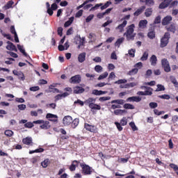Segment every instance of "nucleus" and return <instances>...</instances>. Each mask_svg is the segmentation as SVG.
<instances>
[{
  "label": "nucleus",
  "mask_w": 178,
  "mask_h": 178,
  "mask_svg": "<svg viewBox=\"0 0 178 178\" xmlns=\"http://www.w3.org/2000/svg\"><path fill=\"white\" fill-rule=\"evenodd\" d=\"M136 26L134 24H131L127 28V31L124 33L127 38V41H133L134 40V37H136V33H134V28Z\"/></svg>",
  "instance_id": "obj_1"
},
{
  "label": "nucleus",
  "mask_w": 178,
  "mask_h": 178,
  "mask_svg": "<svg viewBox=\"0 0 178 178\" xmlns=\"http://www.w3.org/2000/svg\"><path fill=\"white\" fill-rule=\"evenodd\" d=\"M169 40H170V33H165L163 37L161 39V48H165L169 44Z\"/></svg>",
  "instance_id": "obj_2"
},
{
  "label": "nucleus",
  "mask_w": 178,
  "mask_h": 178,
  "mask_svg": "<svg viewBox=\"0 0 178 178\" xmlns=\"http://www.w3.org/2000/svg\"><path fill=\"white\" fill-rule=\"evenodd\" d=\"M161 65L162 67L164 69V72H165L166 73H169V72H170V65H169V61H168V59H162Z\"/></svg>",
  "instance_id": "obj_3"
},
{
  "label": "nucleus",
  "mask_w": 178,
  "mask_h": 178,
  "mask_svg": "<svg viewBox=\"0 0 178 178\" xmlns=\"http://www.w3.org/2000/svg\"><path fill=\"white\" fill-rule=\"evenodd\" d=\"M70 83H71V84H79V83H81V76L77 74L71 77Z\"/></svg>",
  "instance_id": "obj_4"
},
{
  "label": "nucleus",
  "mask_w": 178,
  "mask_h": 178,
  "mask_svg": "<svg viewBox=\"0 0 178 178\" xmlns=\"http://www.w3.org/2000/svg\"><path fill=\"white\" fill-rule=\"evenodd\" d=\"M81 166L82 168V172L83 175H91V168L88 166V165H83L81 164Z\"/></svg>",
  "instance_id": "obj_5"
},
{
  "label": "nucleus",
  "mask_w": 178,
  "mask_h": 178,
  "mask_svg": "<svg viewBox=\"0 0 178 178\" xmlns=\"http://www.w3.org/2000/svg\"><path fill=\"white\" fill-rule=\"evenodd\" d=\"M72 122H73V118H72V116L70 115L65 116L63 119V123L64 126H69V124H70Z\"/></svg>",
  "instance_id": "obj_6"
},
{
  "label": "nucleus",
  "mask_w": 178,
  "mask_h": 178,
  "mask_svg": "<svg viewBox=\"0 0 178 178\" xmlns=\"http://www.w3.org/2000/svg\"><path fill=\"white\" fill-rule=\"evenodd\" d=\"M8 45L6 46V49L8 51H15V52H17V49H16V46L12 43V42L8 41Z\"/></svg>",
  "instance_id": "obj_7"
},
{
  "label": "nucleus",
  "mask_w": 178,
  "mask_h": 178,
  "mask_svg": "<svg viewBox=\"0 0 178 178\" xmlns=\"http://www.w3.org/2000/svg\"><path fill=\"white\" fill-rule=\"evenodd\" d=\"M127 102H140L141 101V97H131L127 99Z\"/></svg>",
  "instance_id": "obj_8"
},
{
  "label": "nucleus",
  "mask_w": 178,
  "mask_h": 178,
  "mask_svg": "<svg viewBox=\"0 0 178 178\" xmlns=\"http://www.w3.org/2000/svg\"><path fill=\"white\" fill-rule=\"evenodd\" d=\"M86 90L80 86H76L74 88V94H83Z\"/></svg>",
  "instance_id": "obj_9"
},
{
  "label": "nucleus",
  "mask_w": 178,
  "mask_h": 178,
  "mask_svg": "<svg viewBox=\"0 0 178 178\" xmlns=\"http://www.w3.org/2000/svg\"><path fill=\"white\" fill-rule=\"evenodd\" d=\"M172 18L171 16H167V17H164L162 21L163 26H168V24H169V23H170V22H172Z\"/></svg>",
  "instance_id": "obj_10"
},
{
  "label": "nucleus",
  "mask_w": 178,
  "mask_h": 178,
  "mask_svg": "<svg viewBox=\"0 0 178 178\" xmlns=\"http://www.w3.org/2000/svg\"><path fill=\"white\" fill-rule=\"evenodd\" d=\"M143 90H147L144 92L145 95H152V88L147 86H142Z\"/></svg>",
  "instance_id": "obj_11"
},
{
  "label": "nucleus",
  "mask_w": 178,
  "mask_h": 178,
  "mask_svg": "<svg viewBox=\"0 0 178 178\" xmlns=\"http://www.w3.org/2000/svg\"><path fill=\"white\" fill-rule=\"evenodd\" d=\"M145 6H143L140 8H139L134 13V16H140V15H141V13H143V12H144V10H145Z\"/></svg>",
  "instance_id": "obj_12"
},
{
  "label": "nucleus",
  "mask_w": 178,
  "mask_h": 178,
  "mask_svg": "<svg viewBox=\"0 0 178 178\" xmlns=\"http://www.w3.org/2000/svg\"><path fill=\"white\" fill-rule=\"evenodd\" d=\"M165 29L168 31L175 33L176 31V25L175 24H172L170 26H166Z\"/></svg>",
  "instance_id": "obj_13"
},
{
  "label": "nucleus",
  "mask_w": 178,
  "mask_h": 178,
  "mask_svg": "<svg viewBox=\"0 0 178 178\" xmlns=\"http://www.w3.org/2000/svg\"><path fill=\"white\" fill-rule=\"evenodd\" d=\"M42 125H40V128L47 130V129H49L51 127V125H49V121H44V122H42Z\"/></svg>",
  "instance_id": "obj_14"
},
{
  "label": "nucleus",
  "mask_w": 178,
  "mask_h": 178,
  "mask_svg": "<svg viewBox=\"0 0 178 178\" xmlns=\"http://www.w3.org/2000/svg\"><path fill=\"white\" fill-rule=\"evenodd\" d=\"M85 129L88 130V131H91L92 133H94L95 131V127L90 125L88 124H85Z\"/></svg>",
  "instance_id": "obj_15"
},
{
  "label": "nucleus",
  "mask_w": 178,
  "mask_h": 178,
  "mask_svg": "<svg viewBox=\"0 0 178 178\" xmlns=\"http://www.w3.org/2000/svg\"><path fill=\"white\" fill-rule=\"evenodd\" d=\"M78 60L80 63H83L86 60V53H81L78 56Z\"/></svg>",
  "instance_id": "obj_16"
},
{
  "label": "nucleus",
  "mask_w": 178,
  "mask_h": 178,
  "mask_svg": "<svg viewBox=\"0 0 178 178\" xmlns=\"http://www.w3.org/2000/svg\"><path fill=\"white\" fill-rule=\"evenodd\" d=\"M123 113H127V111L122 109H117L114 111V114L116 115H122Z\"/></svg>",
  "instance_id": "obj_17"
},
{
  "label": "nucleus",
  "mask_w": 178,
  "mask_h": 178,
  "mask_svg": "<svg viewBox=\"0 0 178 178\" xmlns=\"http://www.w3.org/2000/svg\"><path fill=\"white\" fill-rule=\"evenodd\" d=\"M157 60L158 59L156 58V56L152 55L150 58V62H151L152 66H155V65H156Z\"/></svg>",
  "instance_id": "obj_18"
},
{
  "label": "nucleus",
  "mask_w": 178,
  "mask_h": 178,
  "mask_svg": "<svg viewBox=\"0 0 178 178\" xmlns=\"http://www.w3.org/2000/svg\"><path fill=\"white\" fill-rule=\"evenodd\" d=\"M77 165H79V161H74L72 162V164L70 167V170H71V172H73V171L76 170V166H77Z\"/></svg>",
  "instance_id": "obj_19"
},
{
  "label": "nucleus",
  "mask_w": 178,
  "mask_h": 178,
  "mask_svg": "<svg viewBox=\"0 0 178 178\" xmlns=\"http://www.w3.org/2000/svg\"><path fill=\"white\" fill-rule=\"evenodd\" d=\"M22 143H24L26 145H30V144L33 143V140L31 139V138H26L23 139Z\"/></svg>",
  "instance_id": "obj_20"
},
{
  "label": "nucleus",
  "mask_w": 178,
  "mask_h": 178,
  "mask_svg": "<svg viewBox=\"0 0 178 178\" xmlns=\"http://www.w3.org/2000/svg\"><path fill=\"white\" fill-rule=\"evenodd\" d=\"M73 20H74V17H71L70 19L64 24V26L69 27V26L73 23Z\"/></svg>",
  "instance_id": "obj_21"
},
{
  "label": "nucleus",
  "mask_w": 178,
  "mask_h": 178,
  "mask_svg": "<svg viewBox=\"0 0 178 178\" xmlns=\"http://www.w3.org/2000/svg\"><path fill=\"white\" fill-rule=\"evenodd\" d=\"M152 15V8H147L145 12V16L149 17Z\"/></svg>",
  "instance_id": "obj_22"
},
{
  "label": "nucleus",
  "mask_w": 178,
  "mask_h": 178,
  "mask_svg": "<svg viewBox=\"0 0 178 178\" xmlns=\"http://www.w3.org/2000/svg\"><path fill=\"white\" fill-rule=\"evenodd\" d=\"M111 104H118V105H123L124 100L123 99H115L111 102Z\"/></svg>",
  "instance_id": "obj_23"
},
{
  "label": "nucleus",
  "mask_w": 178,
  "mask_h": 178,
  "mask_svg": "<svg viewBox=\"0 0 178 178\" xmlns=\"http://www.w3.org/2000/svg\"><path fill=\"white\" fill-rule=\"evenodd\" d=\"M79 120L77 118H75L72 122V129H76V127H77V126H79Z\"/></svg>",
  "instance_id": "obj_24"
},
{
  "label": "nucleus",
  "mask_w": 178,
  "mask_h": 178,
  "mask_svg": "<svg viewBox=\"0 0 178 178\" xmlns=\"http://www.w3.org/2000/svg\"><path fill=\"white\" fill-rule=\"evenodd\" d=\"M124 41V38H121L117 40V41L115 43V47H120V44H122Z\"/></svg>",
  "instance_id": "obj_25"
},
{
  "label": "nucleus",
  "mask_w": 178,
  "mask_h": 178,
  "mask_svg": "<svg viewBox=\"0 0 178 178\" xmlns=\"http://www.w3.org/2000/svg\"><path fill=\"white\" fill-rule=\"evenodd\" d=\"M148 51H145L142 57L140 58V60H142V62H144V60H147V59H148Z\"/></svg>",
  "instance_id": "obj_26"
},
{
  "label": "nucleus",
  "mask_w": 178,
  "mask_h": 178,
  "mask_svg": "<svg viewBox=\"0 0 178 178\" xmlns=\"http://www.w3.org/2000/svg\"><path fill=\"white\" fill-rule=\"evenodd\" d=\"M148 23V21L147 20H142L139 22V27H141L142 29H144V27H145V26H147Z\"/></svg>",
  "instance_id": "obj_27"
},
{
  "label": "nucleus",
  "mask_w": 178,
  "mask_h": 178,
  "mask_svg": "<svg viewBox=\"0 0 178 178\" xmlns=\"http://www.w3.org/2000/svg\"><path fill=\"white\" fill-rule=\"evenodd\" d=\"M147 37L149 38H150L151 40H154V38H155V31H150L148 33H147Z\"/></svg>",
  "instance_id": "obj_28"
},
{
  "label": "nucleus",
  "mask_w": 178,
  "mask_h": 178,
  "mask_svg": "<svg viewBox=\"0 0 178 178\" xmlns=\"http://www.w3.org/2000/svg\"><path fill=\"white\" fill-rule=\"evenodd\" d=\"M49 163H50L49 159H47L43 162L41 163V165L42 168H47L48 165H49Z\"/></svg>",
  "instance_id": "obj_29"
},
{
  "label": "nucleus",
  "mask_w": 178,
  "mask_h": 178,
  "mask_svg": "<svg viewBox=\"0 0 178 178\" xmlns=\"http://www.w3.org/2000/svg\"><path fill=\"white\" fill-rule=\"evenodd\" d=\"M108 72H105L104 74L99 75L97 80H103V79H106V77H108Z\"/></svg>",
  "instance_id": "obj_30"
},
{
  "label": "nucleus",
  "mask_w": 178,
  "mask_h": 178,
  "mask_svg": "<svg viewBox=\"0 0 178 178\" xmlns=\"http://www.w3.org/2000/svg\"><path fill=\"white\" fill-rule=\"evenodd\" d=\"M126 24H127V21L124 20L122 24H120L118 26V29L119 30H120V31H122L123 30V28L126 26Z\"/></svg>",
  "instance_id": "obj_31"
},
{
  "label": "nucleus",
  "mask_w": 178,
  "mask_h": 178,
  "mask_svg": "<svg viewBox=\"0 0 178 178\" xmlns=\"http://www.w3.org/2000/svg\"><path fill=\"white\" fill-rule=\"evenodd\" d=\"M24 127H26L28 129H31V128L34 127V123H33L31 122H26L24 124Z\"/></svg>",
  "instance_id": "obj_32"
},
{
  "label": "nucleus",
  "mask_w": 178,
  "mask_h": 178,
  "mask_svg": "<svg viewBox=\"0 0 178 178\" xmlns=\"http://www.w3.org/2000/svg\"><path fill=\"white\" fill-rule=\"evenodd\" d=\"M136 86H137V83L131 82V83H127V84L124 86V88H129V87H136Z\"/></svg>",
  "instance_id": "obj_33"
},
{
  "label": "nucleus",
  "mask_w": 178,
  "mask_h": 178,
  "mask_svg": "<svg viewBox=\"0 0 178 178\" xmlns=\"http://www.w3.org/2000/svg\"><path fill=\"white\" fill-rule=\"evenodd\" d=\"M129 126L131 127L134 131H136L137 130H138V128H137V127L136 126V124H134V122H130Z\"/></svg>",
  "instance_id": "obj_34"
},
{
  "label": "nucleus",
  "mask_w": 178,
  "mask_h": 178,
  "mask_svg": "<svg viewBox=\"0 0 178 178\" xmlns=\"http://www.w3.org/2000/svg\"><path fill=\"white\" fill-rule=\"evenodd\" d=\"M109 5H112L111 1H107L104 6H101V10H104V9H106L109 6Z\"/></svg>",
  "instance_id": "obj_35"
},
{
  "label": "nucleus",
  "mask_w": 178,
  "mask_h": 178,
  "mask_svg": "<svg viewBox=\"0 0 178 178\" xmlns=\"http://www.w3.org/2000/svg\"><path fill=\"white\" fill-rule=\"evenodd\" d=\"M47 119H54V118H55L56 119H57L58 115H54V114H51V113H47L46 115Z\"/></svg>",
  "instance_id": "obj_36"
},
{
  "label": "nucleus",
  "mask_w": 178,
  "mask_h": 178,
  "mask_svg": "<svg viewBox=\"0 0 178 178\" xmlns=\"http://www.w3.org/2000/svg\"><path fill=\"white\" fill-rule=\"evenodd\" d=\"M124 108V109H134V106L131 104H125Z\"/></svg>",
  "instance_id": "obj_37"
},
{
  "label": "nucleus",
  "mask_w": 178,
  "mask_h": 178,
  "mask_svg": "<svg viewBox=\"0 0 178 178\" xmlns=\"http://www.w3.org/2000/svg\"><path fill=\"white\" fill-rule=\"evenodd\" d=\"M156 92H159V91H165V86L159 84L157 85V89L156 90Z\"/></svg>",
  "instance_id": "obj_38"
},
{
  "label": "nucleus",
  "mask_w": 178,
  "mask_h": 178,
  "mask_svg": "<svg viewBox=\"0 0 178 178\" xmlns=\"http://www.w3.org/2000/svg\"><path fill=\"white\" fill-rule=\"evenodd\" d=\"M154 3V0H145V5L147 6H153Z\"/></svg>",
  "instance_id": "obj_39"
},
{
  "label": "nucleus",
  "mask_w": 178,
  "mask_h": 178,
  "mask_svg": "<svg viewBox=\"0 0 178 178\" xmlns=\"http://www.w3.org/2000/svg\"><path fill=\"white\" fill-rule=\"evenodd\" d=\"M138 72V69L135 68V69H133L132 70L129 71L128 74H129V76H133V74H137Z\"/></svg>",
  "instance_id": "obj_40"
},
{
  "label": "nucleus",
  "mask_w": 178,
  "mask_h": 178,
  "mask_svg": "<svg viewBox=\"0 0 178 178\" xmlns=\"http://www.w3.org/2000/svg\"><path fill=\"white\" fill-rule=\"evenodd\" d=\"M94 102H95V99L92 98V97L88 99L85 102L86 104H88L89 105H90V104H94Z\"/></svg>",
  "instance_id": "obj_41"
},
{
  "label": "nucleus",
  "mask_w": 178,
  "mask_h": 178,
  "mask_svg": "<svg viewBox=\"0 0 178 178\" xmlns=\"http://www.w3.org/2000/svg\"><path fill=\"white\" fill-rule=\"evenodd\" d=\"M109 99H111V97H102L99 99V101L104 102L105 101H109Z\"/></svg>",
  "instance_id": "obj_42"
},
{
  "label": "nucleus",
  "mask_w": 178,
  "mask_h": 178,
  "mask_svg": "<svg viewBox=\"0 0 178 178\" xmlns=\"http://www.w3.org/2000/svg\"><path fill=\"white\" fill-rule=\"evenodd\" d=\"M149 106L152 108V109H155V108H158V104L156 102H150Z\"/></svg>",
  "instance_id": "obj_43"
},
{
  "label": "nucleus",
  "mask_w": 178,
  "mask_h": 178,
  "mask_svg": "<svg viewBox=\"0 0 178 178\" xmlns=\"http://www.w3.org/2000/svg\"><path fill=\"white\" fill-rule=\"evenodd\" d=\"M13 1H8L7 4L5 6L6 9H10V8H12V5H13Z\"/></svg>",
  "instance_id": "obj_44"
},
{
  "label": "nucleus",
  "mask_w": 178,
  "mask_h": 178,
  "mask_svg": "<svg viewBox=\"0 0 178 178\" xmlns=\"http://www.w3.org/2000/svg\"><path fill=\"white\" fill-rule=\"evenodd\" d=\"M168 5L166 3V1H163L160 5H159V8L160 9H165V8H168Z\"/></svg>",
  "instance_id": "obj_45"
},
{
  "label": "nucleus",
  "mask_w": 178,
  "mask_h": 178,
  "mask_svg": "<svg viewBox=\"0 0 178 178\" xmlns=\"http://www.w3.org/2000/svg\"><path fill=\"white\" fill-rule=\"evenodd\" d=\"M125 83H127L126 79H120L115 82V84H125Z\"/></svg>",
  "instance_id": "obj_46"
},
{
  "label": "nucleus",
  "mask_w": 178,
  "mask_h": 178,
  "mask_svg": "<svg viewBox=\"0 0 178 178\" xmlns=\"http://www.w3.org/2000/svg\"><path fill=\"white\" fill-rule=\"evenodd\" d=\"M5 134L8 137H12V136H13V131H12V130H6Z\"/></svg>",
  "instance_id": "obj_47"
},
{
  "label": "nucleus",
  "mask_w": 178,
  "mask_h": 178,
  "mask_svg": "<svg viewBox=\"0 0 178 178\" xmlns=\"http://www.w3.org/2000/svg\"><path fill=\"white\" fill-rule=\"evenodd\" d=\"M159 98H161L162 99H170V96L169 95H159Z\"/></svg>",
  "instance_id": "obj_48"
},
{
  "label": "nucleus",
  "mask_w": 178,
  "mask_h": 178,
  "mask_svg": "<svg viewBox=\"0 0 178 178\" xmlns=\"http://www.w3.org/2000/svg\"><path fill=\"white\" fill-rule=\"evenodd\" d=\"M17 77H19V79H20L21 80H22V81H24V74H23V72H19V73H18Z\"/></svg>",
  "instance_id": "obj_49"
},
{
  "label": "nucleus",
  "mask_w": 178,
  "mask_h": 178,
  "mask_svg": "<svg viewBox=\"0 0 178 178\" xmlns=\"http://www.w3.org/2000/svg\"><path fill=\"white\" fill-rule=\"evenodd\" d=\"M44 152V149L42 148H39L35 150H32L29 152V154H34V152Z\"/></svg>",
  "instance_id": "obj_50"
},
{
  "label": "nucleus",
  "mask_w": 178,
  "mask_h": 178,
  "mask_svg": "<svg viewBox=\"0 0 178 178\" xmlns=\"http://www.w3.org/2000/svg\"><path fill=\"white\" fill-rule=\"evenodd\" d=\"M170 167L172 168V169H174L175 172H177L178 166L176 164L170 163Z\"/></svg>",
  "instance_id": "obj_51"
},
{
  "label": "nucleus",
  "mask_w": 178,
  "mask_h": 178,
  "mask_svg": "<svg viewBox=\"0 0 178 178\" xmlns=\"http://www.w3.org/2000/svg\"><path fill=\"white\" fill-rule=\"evenodd\" d=\"M120 124H122V126H126V124H127V120L126 118H124L121 120Z\"/></svg>",
  "instance_id": "obj_52"
},
{
  "label": "nucleus",
  "mask_w": 178,
  "mask_h": 178,
  "mask_svg": "<svg viewBox=\"0 0 178 178\" xmlns=\"http://www.w3.org/2000/svg\"><path fill=\"white\" fill-rule=\"evenodd\" d=\"M95 70L96 72H97L98 73H99V72H102V67H101V65H96L95 67Z\"/></svg>",
  "instance_id": "obj_53"
},
{
  "label": "nucleus",
  "mask_w": 178,
  "mask_h": 178,
  "mask_svg": "<svg viewBox=\"0 0 178 178\" xmlns=\"http://www.w3.org/2000/svg\"><path fill=\"white\" fill-rule=\"evenodd\" d=\"M115 126L117 127L119 131H122L123 130V127H122V125L119 122H115Z\"/></svg>",
  "instance_id": "obj_54"
},
{
  "label": "nucleus",
  "mask_w": 178,
  "mask_h": 178,
  "mask_svg": "<svg viewBox=\"0 0 178 178\" xmlns=\"http://www.w3.org/2000/svg\"><path fill=\"white\" fill-rule=\"evenodd\" d=\"M81 16H83V10H79L76 15H75V17H81Z\"/></svg>",
  "instance_id": "obj_55"
},
{
  "label": "nucleus",
  "mask_w": 178,
  "mask_h": 178,
  "mask_svg": "<svg viewBox=\"0 0 178 178\" xmlns=\"http://www.w3.org/2000/svg\"><path fill=\"white\" fill-rule=\"evenodd\" d=\"M94 19V15H90L86 18V23H90Z\"/></svg>",
  "instance_id": "obj_56"
},
{
  "label": "nucleus",
  "mask_w": 178,
  "mask_h": 178,
  "mask_svg": "<svg viewBox=\"0 0 178 178\" xmlns=\"http://www.w3.org/2000/svg\"><path fill=\"white\" fill-rule=\"evenodd\" d=\"M18 108L19 109V111H24L26 109V104L18 105Z\"/></svg>",
  "instance_id": "obj_57"
},
{
  "label": "nucleus",
  "mask_w": 178,
  "mask_h": 178,
  "mask_svg": "<svg viewBox=\"0 0 178 178\" xmlns=\"http://www.w3.org/2000/svg\"><path fill=\"white\" fill-rule=\"evenodd\" d=\"M154 23L155 24H159V23H161V16H158L156 17Z\"/></svg>",
  "instance_id": "obj_58"
},
{
  "label": "nucleus",
  "mask_w": 178,
  "mask_h": 178,
  "mask_svg": "<svg viewBox=\"0 0 178 178\" xmlns=\"http://www.w3.org/2000/svg\"><path fill=\"white\" fill-rule=\"evenodd\" d=\"M40 90L39 86H33L30 88V91H38Z\"/></svg>",
  "instance_id": "obj_59"
},
{
  "label": "nucleus",
  "mask_w": 178,
  "mask_h": 178,
  "mask_svg": "<svg viewBox=\"0 0 178 178\" xmlns=\"http://www.w3.org/2000/svg\"><path fill=\"white\" fill-rule=\"evenodd\" d=\"M102 3L99 4H96L94 7H92L90 10H95V9H97V8H99V6H102Z\"/></svg>",
  "instance_id": "obj_60"
},
{
  "label": "nucleus",
  "mask_w": 178,
  "mask_h": 178,
  "mask_svg": "<svg viewBox=\"0 0 178 178\" xmlns=\"http://www.w3.org/2000/svg\"><path fill=\"white\" fill-rule=\"evenodd\" d=\"M111 59H114L115 60H116V59H118V56H116V53L115 51H113L111 54Z\"/></svg>",
  "instance_id": "obj_61"
},
{
  "label": "nucleus",
  "mask_w": 178,
  "mask_h": 178,
  "mask_svg": "<svg viewBox=\"0 0 178 178\" xmlns=\"http://www.w3.org/2000/svg\"><path fill=\"white\" fill-rule=\"evenodd\" d=\"M151 74H152V70H148L146 72L145 76L146 77H149V76H151Z\"/></svg>",
  "instance_id": "obj_62"
},
{
  "label": "nucleus",
  "mask_w": 178,
  "mask_h": 178,
  "mask_svg": "<svg viewBox=\"0 0 178 178\" xmlns=\"http://www.w3.org/2000/svg\"><path fill=\"white\" fill-rule=\"evenodd\" d=\"M134 52H136V50L134 49H131L129 51V54L130 55V56H131L132 58H134Z\"/></svg>",
  "instance_id": "obj_63"
},
{
  "label": "nucleus",
  "mask_w": 178,
  "mask_h": 178,
  "mask_svg": "<svg viewBox=\"0 0 178 178\" xmlns=\"http://www.w3.org/2000/svg\"><path fill=\"white\" fill-rule=\"evenodd\" d=\"M51 9L52 10H56V9H58V5L56 4V3H54L51 5Z\"/></svg>",
  "instance_id": "obj_64"
}]
</instances>
